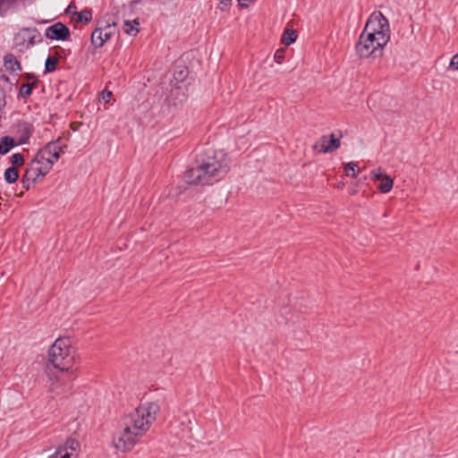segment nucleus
I'll return each mask as SVG.
<instances>
[{
	"label": "nucleus",
	"mask_w": 458,
	"mask_h": 458,
	"mask_svg": "<svg viewBox=\"0 0 458 458\" xmlns=\"http://www.w3.org/2000/svg\"><path fill=\"white\" fill-rule=\"evenodd\" d=\"M160 411L157 402H146L121 420V429L113 437L117 451H131L140 438L149 430Z\"/></svg>",
	"instance_id": "obj_1"
},
{
	"label": "nucleus",
	"mask_w": 458,
	"mask_h": 458,
	"mask_svg": "<svg viewBox=\"0 0 458 458\" xmlns=\"http://www.w3.org/2000/svg\"><path fill=\"white\" fill-rule=\"evenodd\" d=\"M230 163V158L223 151H212L196 166L187 169L183 174V179L189 184H213L229 172Z\"/></svg>",
	"instance_id": "obj_2"
},
{
	"label": "nucleus",
	"mask_w": 458,
	"mask_h": 458,
	"mask_svg": "<svg viewBox=\"0 0 458 458\" xmlns=\"http://www.w3.org/2000/svg\"><path fill=\"white\" fill-rule=\"evenodd\" d=\"M61 149L59 142H50L37 153L23 175L24 187L29 189L31 183L41 181L49 173L60 157Z\"/></svg>",
	"instance_id": "obj_3"
},
{
	"label": "nucleus",
	"mask_w": 458,
	"mask_h": 458,
	"mask_svg": "<svg viewBox=\"0 0 458 458\" xmlns=\"http://www.w3.org/2000/svg\"><path fill=\"white\" fill-rule=\"evenodd\" d=\"M74 360V349L70 338L56 339L47 354V374L49 379L57 381L60 373L72 368Z\"/></svg>",
	"instance_id": "obj_4"
},
{
	"label": "nucleus",
	"mask_w": 458,
	"mask_h": 458,
	"mask_svg": "<svg viewBox=\"0 0 458 458\" xmlns=\"http://www.w3.org/2000/svg\"><path fill=\"white\" fill-rule=\"evenodd\" d=\"M363 30L377 37V46H386L390 39L388 20L380 12H374L370 14Z\"/></svg>",
	"instance_id": "obj_5"
},
{
	"label": "nucleus",
	"mask_w": 458,
	"mask_h": 458,
	"mask_svg": "<svg viewBox=\"0 0 458 458\" xmlns=\"http://www.w3.org/2000/svg\"><path fill=\"white\" fill-rule=\"evenodd\" d=\"M378 40L377 36H373L362 30L359 37V40L355 45L357 55L360 58L377 57L383 54L385 46H377Z\"/></svg>",
	"instance_id": "obj_6"
},
{
	"label": "nucleus",
	"mask_w": 458,
	"mask_h": 458,
	"mask_svg": "<svg viewBox=\"0 0 458 458\" xmlns=\"http://www.w3.org/2000/svg\"><path fill=\"white\" fill-rule=\"evenodd\" d=\"M41 42L40 32L36 28H22L13 37V46L21 53Z\"/></svg>",
	"instance_id": "obj_7"
},
{
	"label": "nucleus",
	"mask_w": 458,
	"mask_h": 458,
	"mask_svg": "<svg viewBox=\"0 0 458 458\" xmlns=\"http://www.w3.org/2000/svg\"><path fill=\"white\" fill-rule=\"evenodd\" d=\"M115 30L114 24H105L99 26L91 34V44L96 47H101L104 44L111 38Z\"/></svg>",
	"instance_id": "obj_8"
},
{
	"label": "nucleus",
	"mask_w": 458,
	"mask_h": 458,
	"mask_svg": "<svg viewBox=\"0 0 458 458\" xmlns=\"http://www.w3.org/2000/svg\"><path fill=\"white\" fill-rule=\"evenodd\" d=\"M341 146L340 138H336L335 134L323 135L314 144L313 148L320 153H331L338 149Z\"/></svg>",
	"instance_id": "obj_9"
},
{
	"label": "nucleus",
	"mask_w": 458,
	"mask_h": 458,
	"mask_svg": "<svg viewBox=\"0 0 458 458\" xmlns=\"http://www.w3.org/2000/svg\"><path fill=\"white\" fill-rule=\"evenodd\" d=\"M80 444L74 439H68L67 442L60 445L54 454L48 458H77Z\"/></svg>",
	"instance_id": "obj_10"
},
{
	"label": "nucleus",
	"mask_w": 458,
	"mask_h": 458,
	"mask_svg": "<svg viewBox=\"0 0 458 458\" xmlns=\"http://www.w3.org/2000/svg\"><path fill=\"white\" fill-rule=\"evenodd\" d=\"M45 36L51 40L64 41L70 37V30L66 25L58 21L46 29Z\"/></svg>",
	"instance_id": "obj_11"
},
{
	"label": "nucleus",
	"mask_w": 458,
	"mask_h": 458,
	"mask_svg": "<svg viewBox=\"0 0 458 458\" xmlns=\"http://www.w3.org/2000/svg\"><path fill=\"white\" fill-rule=\"evenodd\" d=\"M4 66L7 71L12 72H19L21 70L20 62L13 54H7L4 55Z\"/></svg>",
	"instance_id": "obj_12"
},
{
	"label": "nucleus",
	"mask_w": 458,
	"mask_h": 458,
	"mask_svg": "<svg viewBox=\"0 0 458 458\" xmlns=\"http://www.w3.org/2000/svg\"><path fill=\"white\" fill-rule=\"evenodd\" d=\"M139 26L140 22L138 19H135L132 21H124L123 30L128 35L135 36L139 32Z\"/></svg>",
	"instance_id": "obj_13"
},
{
	"label": "nucleus",
	"mask_w": 458,
	"mask_h": 458,
	"mask_svg": "<svg viewBox=\"0 0 458 458\" xmlns=\"http://www.w3.org/2000/svg\"><path fill=\"white\" fill-rule=\"evenodd\" d=\"M14 146V140L9 136H4L0 140V155L8 153Z\"/></svg>",
	"instance_id": "obj_14"
},
{
	"label": "nucleus",
	"mask_w": 458,
	"mask_h": 458,
	"mask_svg": "<svg viewBox=\"0 0 458 458\" xmlns=\"http://www.w3.org/2000/svg\"><path fill=\"white\" fill-rule=\"evenodd\" d=\"M297 38L296 31L292 29H286L281 38V41L284 45L289 46L293 43Z\"/></svg>",
	"instance_id": "obj_15"
},
{
	"label": "nucleus",
	"mask_w": 458,
	"mask_h": 458,
	"mask_svg": "<svg viewBox=\"0 0 458 458\" xmlns=\"http://www.w3.org/2000/svg\"><path fill=\"white\" fill-rule=\"evenodd\" d=\"M75 10V4L73 3H71L66 9V13L68 14H73L76 16V18L72 17L73 21H82L83 20H86V10H81L80 13H76Z\"/></svg>",
	"instance_id": "obj_16"
},
{
	"label": "nucleus",
	"mask_w": 458,
	"mask_h": 458,
	"mask_svg": "<svg viewBox=\"0 0 458 458\" xmlns=\"http://www.w3.org/2000/svg\"><path fill=\"white\" fill-rule=\"evenodd\" d=\"M344 172L348 177H356L360 172V168L355 162H348L344 164Z\"/></svg>",
	"instance_id": "obj_17"
},
{
	"label": "nucleus",
	"mask_w": 458,
	"mask_h": 458,
	"mask_svg": "<svg viewBox=\"0 0 458 458\" xmlns=\"http://www.w3.org/2000/svg\"><path fill=\"white\" fill-rule=\"evenodd\" d=\"M393 185V179L388 175H384L381 179V183L379 184L378 189L382 193H387L392 190Z\"/></svg>",
	"instance_id": "obj_18"
},
{
	"label": "nucleus",
	"mask_w": 458,
	"mask_h": 458,
	"mask_svg": "<svg viewBox=\"0 0 458 458\" xmlns=\"http://www.w3.org/2000/svg\"><path fill=\"white\" fill-rule=\"evenodd\" d=\"M19 178V173L17 169L13 166L7 168L4 172V180L8 183L15 182Z\"/></svg>",
	"instance_id": "obj_19"
},
{
	"label": "nucleus",
	"mask_w": 458,
	"mask_h": 458,
	"mask_svg": "<svg viewBox=\"0 0 458 458\" xmlns=\"http://www.w3.org/2000/svg\"><path fill=\"white\" fill-rule=\"evenodd\" d=\"M58 59L55 56H48L45 63L46 71L48 72H52L55 71L57 65Z\"/></svg>",
	"instance_id": "obj_20"
},
{
	"label": "nucleus",
	"mask_w": 458,
	"mask_h": 458,
	"mask_svg": "<svg viewBox=\"0 0 458 458\" xmlns=\"http://www.w3.org/2000/svg\"><path fill=\"white\" fill-rule=\"evenodd\" d=\"M11 162L13 167L21 166L24 164L23 156L20 153H15L11 157Z\"/></svg>",
	"instance_id": "obj_21"
},
{
	"label": "nucleus",
	"mask_w": 458,
	"mask_h": 458,
	"mask_svg": "<svg viewBox=\"0 0 458 458\" xmlns=\"http://www.w3.org/2000/svg\"><path fill=\"white\" fill-rule=\"evenodd\" d=\"M112 95L113 94L111 91H109L107 89H104L98 94V102L103 101L105 104H106L110 101Z\"/></svg>",
	"instance_id": "obj_22"
},
{
	"label": "nucleus",
	"mask_w": 458,
	"mask_h": 458,
	"mask_svg": "<svg viewBox=\"0 0 458 458\" xmlns=\"http://www.w3.org/2000/svg\"><path fill=\"white\" fill-rule=\"evenodd\" d=\"M32 91L31 85L30 84H22L20 88L19 95L21 98H27L30 96Z\"/></svg>",
	"instance_id": "obj_23"
},
{
	"label": "nucleus",
	"mask_w": 458,
	"mask_h": 458,
	"mask_svg": "<svg viewBox=\"0 0 458 458\" xmlns=\"http://www.w3.org/2000/svg\"><path fill=\"white\" fill-rule=\"evenodd\" d=\"M12 4V0H0V16H4Z\"/></svg>",
	"instance_id": "obj_24"
},
{
	"label": "nucleus",
	"mask_w": 458,
	"mask_h": 458,
	"mask_svg": "<svg viewBox=\"0 0 458 458\" xmlns=\"http://www.w3.org/2000/svg\"><path fill=\"white\" fill-rule=\"evenodd\" d=\"M284 52L285 51L284 48H279L276 51L274 55V59L277 64H282L283 61L284 60Z\"/></svg>",
	"instance_id": "obj_25"
},
{
	"label": "nucleus",
	"mask_w": 458,
	"mask_h": 458,
	"mask_svg": "<svg viewBox=\"0 0 458 458\" xmlns=\"http://www.w3.org/2000/svg\"><path fill=\"white\" fill-rule=\"evenodd\" d=\"M370 175H371V179L374 181H381V179L384 177L382 169L380 167L372 170L370 173Z\"/></svg>",
	"instance_id": "obj_26"
},
{
	"label": "nucleus",
	"mask_w": 458,
	"mask_h": 458,
	"mask_svg": "<svg viewBox=\"0 0 458 458\" xmlns=\"http://www.w3.org/2000/svg\"><path fill=\"white\" fill-rule=\"evenodd\" d=\"M187 75H188V71H187V69H182V70H181V71H179V72H177L175 73L174 78H175V80H177V81H184V79L187 77Z\"/></svg>",
	"instance_id": "obj_27"
},
{
	"label": "nucleus",
	"mask_w": 458,
	"mask_h": 458,
	"mask_svg": "<svg viewBox=\"0 0 458 458\" xmlns=\"http://www.w3.org/2000/svg\"><path fill=\"white\" fill-rule=\"evenodd\" d=\"M450 67L454 68V70L458 71V54L454 55L450 62Z\"/></svg>",
	"instance_id": "obj_28"
},
{
	"label": "nucleus",
	"mask_w": 458,
	"mask_h": 458,
	"mask_svg": "<svg viewBox=\"0 0 458 458\" xmlns=\"http://www.w3.org/2000/svg\"><path fill=\"white\" fill-rule=\"evenodd\" d=\"M82 125V123H71V128L73 130V131H77L79 130V128Z\"/></svg>",
	"instance_id": "obj_29"
},
{
	"label": "nucleus",
	"mask_w": 458,
	"mask_h": 458,
	"mask_svg": "<svg viewBox=\"0 0 458 458\" xmlns=\"http://www.w3.org/2000/svg\"><path fill=\"white\" fill-rule=\"evenodd\" d=\"M91 19H92L91 12L89 10H88V18H87L88 22H89Z\"/></svg>",
	"instance_id": "obj_30"
},
{
	"label": "nucleus",
	"mask_w": 458,
	"mask_h": 458,
	"mask_svg": "<svg viewBox=\"0 0 458 458\" xmlns=\"http://www.w3.org/2000/svg\"><path fill=\"white\" fill-rule=\"evenodd\" d=\"M220 4H221V5H225V6H228V5H230V4H231V1H230V0H228V1H225V3H222V1H221V2H220Z\"/></svg>",
	"instance_id": "obj_31"
},
{
	"label": "nucleus",
	"mask_w": 458,
	"mask_h": 458,
	"mask_svg": "<svg viewBox=\"0 0 458 458\" xmlns=\"http://www.w3.org/2000/svg\"><path fill=\"white\" fill-rule=\"evenodd\" d=\"M46 21H37L38 24L45 23Z\"/></svg>",
	"instance_id": "obj_32"
}]
</instances>
